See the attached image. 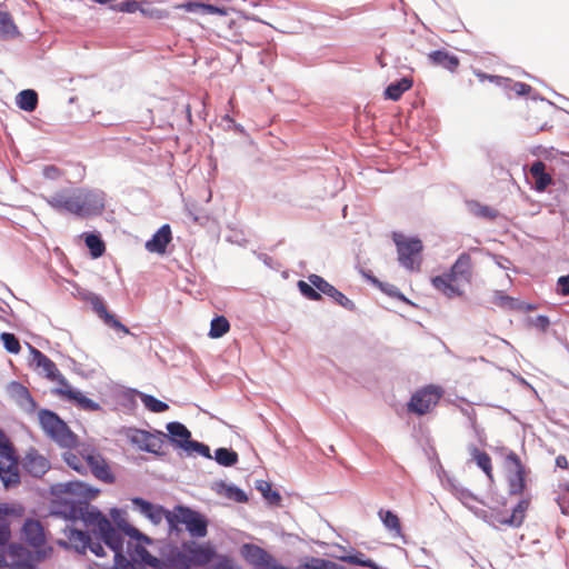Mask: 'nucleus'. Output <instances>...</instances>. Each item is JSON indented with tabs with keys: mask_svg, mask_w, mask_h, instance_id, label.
I'll use <instances>...</instances> for the list:
<instances>
[{
	"mask_svg": "<svg viewBox=\"0 0 569 569\" xmlns=\"http://www.w3.org/2000/svg\"><path fill=\"white\" fill-rule=\"evenodd\" d=\"M217 557V549L211 542L187 540L181 543V548L176 543H168V561L176 569L206 566Z\"/></svg>",
	"mask_w": 569,
	"mask_h": 569,
	"instance_id": "f257e3e1",
	"label": "nucleus"
},
{
	"mask_svg": "<svg viewBox=\"0 0 569 569\" xmlns=\"http://www.w3.org/2000/svg\"><path fill=\"white\" fill-rule=\"evenodd\" d=\"M38 419L43 432L60 447L68 449L76 447L77 435L56 411L41 408L38 411Z\"/></svg>",
	"mask_w": 569,
	"mask_h": 569,
	"instance_id": "f03ea898",
	"label": "nucleus"
},
{
	"mask_svg": "<svg viewBox=\"0 0 569 569\" xmlns=\"http://www.w3.org/2000/svg\"><path fill=\"white\" fill-rule=\"evenodd\" d=\"M530 499H520L511 509L510 515H506L501 510H485L478 507H469V510L479 519L487 525L498 528V525L507 526L510 528H519L522 526L526 512L529 509Z\"/></svg>",
	"mask_w": 569,
	"mask_h": 569,
	"instance_id": "7ed1b4c3",
	"label": "nucleus"
},
{
	"mask_svg": "<svg viewBox=\"0 0 569 569\" xmlns=\"http://www.w3.org/2000/svg\"><path fill=\"white\" fill-rule=\"evenodd\" d=\"M73 216L81 219L101 216L106 208V193L100 189L79 188L73 191Z\"/></svg>",
	"mask_w": 569,
	"mask_h": 569,
	"instance_id": "20e7f679",
	"label": "nucleus"
},
{
	"mask_svg": "<svg viewBox=\"0 0 569 569\" xmlns=\"http://www.w3.org/2000/svg\"><path fill=\"white\" fill-rule=\"evenodd\" d=\"M397 248L398 261L405 269L419 270L422 261L423 242L418 236L406 237L400 232L392 233Z\"/></svg>",
	"mask_w": 569,
	"mask_h": 569,
	"instance_id": "39448f33",
	"label": "nucleus"
},
{
	"mask_svg": "<svg viewBox=\"0 0 569 569\" xmlns=\"http://www.w3.org/2000/svg\"><path fill=\"white\" fill-rule=\"evenodd\" d=\"M443 395V389L439 386L428 385L417 390L410 397L407 409L417 416L428 413L432 406H436Z\"/></svg>",
	"mask_w": 569,
	"mask_h": 569,
	"instance_id": "423d86ee",
	"label": "nucleus"
},
{
	"mask_svg": "<svg viewBox=\"0 0 569 569\" xmlns=\"http://www.w3.org/2000/svg\"><path fill=\"white\" fill-rule=\"evenodd\" d=\"M177 508L180 512L179 521L183 523L190 537L203 538L207 536L209 521L202 512L182 503H178Z\"/></svg>",
	"mask_w": 569,
	"mask_h": 569,
	"instance_id": "0eeeda50",
	"label": "nucleus"
},
{
	"mask_svg": "<svg viewBox=\"0 0 569 569\" xmlns=\"http://www.w3.org/2000/svg\"><path fill=\"white\" fill-rule=\"evenodd\" d=\"M298 290L302 297L311 301L321 300V295L332 298L337 288L329 283L323 277L311 273L308 281L299 280L297 282Z\"/></svg>",
	"mask_w": 569,
	"mask_h": 569,
	"instance_id": "6e6552de",
	"label": "nucleus"
},
{
	"mask_svg": "<svg viewBox=\"0 0 569 569\" xmlns=\"http://www.w3.org/2000/svg\"><path fill=\"white\" fill-rule=\"evenodd\" d=\"M99 492L100 489L81 480L57 482L50 487V493L54 497H61V495L67 493L78 497L77 500H87V502L94 499Z\"/></svg>",
	"mask_w": 569,
	"mask_h": 569,
	"instance_id": "1a4fd4ad",
	"label": "nucleus"
},
{
	"mask_svg": "<svg viewBox=\"0 0 569 569\" xmlns=\"http://www.w3.org/2000/svg\"><path fill=\"white\" fill-rule=\"evenodd\" d=\"M52 393L63 398L66 401L84 411L91 412L102 410V407L99 402L90 399L81 390L73 388L69 382L64 388L56 387L52 389Z\"/></svg>",
	"mask_w": 569,
	"mask_h": 569,
	"instance_id": "9d476101",
	"label": "nucleus"
},
{
	"mask_svg": "<svg viewBox=\"0 0 569 569\" xmlns=\"http://www.w3.org/2000/svg\"><path fill=\"white\" fill-rule=\"evenodd\" d=\"M28 348L32 356V362L37 368H41L44 372V377L50 381H56L59 387L64 388L68 383L66 377L59 371L57 365L43 352L38 350L36 347L28 343Z\"/></svg>",
	"mask_w": 569,
	"mask_h": 569,
	"instance_id": "9b49d317",
	"label": "nucleus"
},
{
	"mask_svg": "<svg viewBox=\"0 0 569 569\" xmlns=\"http://www.w3.org/2000/svg\"><path fill=\"white\" fill-rule=\"evenodd\" d=\"M87 500H76L68 497H56L51 513L63 520L76 522L82 516V506Z\"/></svg>",
	"mask_w": 569,
	"mask_h": 569,
	"instance_id": "f8f14e48",
	"label": "nucleus"
},
{
	"mask_svg": "<svg viewBox=\"0 0 569 569\" xmlns=\"http://www.w3.org/2000/svg\"><path fill=\"white\" fill-rule=\"evenodd\" d=\"M167 432L156 430L157 435L167 439L170 445L178 450L184 451L187 445L192 439L191 431L180 421H170L166 426Z\"/></svg>",
	"mask_w": 569,
	"mask_h": 569,
	"instance_id": "ddd939ff",
	"label": "nucleus"
},
{
	"mask_svg": "<svg viewBox=\"0 0 569 569\" xmlns=\"http://www.w3.org/2000/svg\"><path fill=\"white\" fill-rule=\"evenodd\" d=\"M24 513L21 505L0 502V547H6L11 539V528L9 517L20 518Z\"/></svg>",
	"mask_w": 569,
	"mask_h": 569,
	"instance_id": "4468645a",
	"label": "nucleus"
},
{
	"mask_svg": "<svg viewBox=\"0 0 569 569\" xmlns=\"http://www.w3.org/2000/svg\"><path fill=\"white\" fill-rule=\"evenodd\" d=\"M133 509L144 516L151 523L159 525L171 510L162 505L153 503L142 497L131 498Z\"/></svg>",
	"mask_w": 569,
	"mask_h": 569,
	"instance_id": "2eb2a0df",
	"label": "nucleus"
},
{
	"mask_svg": "<svg viewBox=\"0 0 569 569\" xmlns=\"http://www.w3.org/2000/svg\"><path fill=\"white\" fill-rule=\"evenodd\" d=\"M21 539L31 548L43 547L47 537L41 521L27 518L21 527Z\"/></svg>",
	"mask_w": 569,
	"mask_h": 569,
	"instance_id": "dca6fc26",
	"label": "nucleus"
},
{
	"mask_svg": "<svg viewBox=\"0 0 569 569\" xmlns=\"http://www.w3.org/2000/svg\"><path fill=\"white\" fill-rule=\"evenodd\" d=\"M439 478L442 482H446L450 491L466 506L473 507L471 502H479L485 505L483 500L479 499L472 491L463 487L455 477L450 476L443 469L439 473Z\"/></svg>",
	"mask_w": 569,
	"mask_h": 569,
	"instance_id": "f3484780",
	"label": "nucleus"
},
{
	"mask_svg": "<svg viewBox=\"0 0 569 569\" xmlns=\"http://www.w3.org/2000/svg\"><path fill=\"white\" fill-rule=\"evenodd\" d=\"M2 458L10 461L9 465H0V480L6 490L13 489L21 483V476L18 468V457L14 451L2 456Z\"/></svg>",
	"mask_w": 569,
	"mask_h": 569,
	"instance_id": "a211bd4d",
	"label": "nucleus"
},
{
	"mask_svg": "<svg viewBox=\"0 0 569 569\" xmlns=\"http://www.w3.org/2000/svg\"><path fill=\"white\" fill-rule=\"evenodd\" d=\"M23 470L33 478H42L50 469L49 460L31 448L22 461Z\"/></svg>",
	"mask_w": 569,
	"mask_h": 569,
	"instance_id": "6ab92c4d",
	"label": "nucleus"
},
{
	"mask_svg": "<svg viewBox=\"0 0 569 569\" xmlns=\"http://www.w3.org/2000/svg\"><path fill=\"white\" fill-rule=\"evenodd\" d=\"M90 303L93 311L98 315L100 319L103 320V322L108 327L114 329L116 331L129 333V328L124 326L113 313H111L108 310L106 303L103 302L100 296L92 293V297L90 298Z\"/></svg>",
	"mask_w": 569,
	"mask_h": 569,
	"instance_id": "aec40b11",
	"label": "nucleus"
},
{
	"mask_svg": "<svg viewBox=\"0 0 569 569\" xmlns=\"http://www.w3.org/2000/svg\"><path fill=\"white\" fill-rule=\"evenodd\" d=\"M132 555L134 558V563L137 566H149L151 568H158L162 565H169L168 561V543L166 547L160 549V555L162 558H158L150 553L148 549H146L141 545H136L132 550Z\"/></svg>",
	"mask_w": 569,
	"mask_h": 569,
	"instance_id": "412c9836",
	"label": "nucleus"
},
{
	"mask_svg": "<svg viewBox=\"0 0 569 569\" xmlns=\"http://www.w3.org/2000/svg\"><path fill=\"white\" fill-rule=\"evenodd\" d=\"M171 240V227L170 224L164 223L151 236L149 240L146 241L144 248L151 253L164 254Z\"/></svg>",
	"mask_w": 569,
	"mask_h": 569,
	"instance_id": "4be33fe9",
	"label": "nucleus"
},
{
	"mask_svg": "<svg viewBox=\"0 0 569 569\" xmlns=\"http://www.w3.org/2000/svg\"><path fill=\"white\" fill-rule=\"evenodd\" d=\"M86 461L92 472V475L103 481L104 483L111 485L116 481V476L112 472L110 466L106 459L100 455H88Z\"/></svg>",
	"mask_w": 569,
	"mask_h": 569,
	"instance_id": "5701e85b",
	"label": "nucleus"
},
{
	"mask_svg": "<svg viewBox=\"0 0 569 569\" xmlns=\"http://www.w3.org/2000/svg\"><path fill=\"white\" fill-rule=\"evenodd\" d=\"M122 435L138 450L143 452H154L153 447L146 442L149 439L156 438L154 433L137 427H124Z\"/></svg>",
	"mask_w": 569,
	"mask_h": 569,
	"instance_id": "b1692460",
	"label": "nucleus"
},
{
	"mask_svg": "<svg viewBox=\"0 0 569 569\" xmlns=\"http://www.w3.org/2000/svg\"><path fill=\"white\" fill-rule=\"evenodd\" d=\"M96 536H98L113 553L122 551L123 537L116 531L110 521H104V527L100 528Z\"/></svg>",
	"mask_w": 569,
	"mask_h": 569,
	"instance_id": "393cba45",
	"label": "nucleus"
},
{
	"mask_svg": "<svg viewBox=\"0 0 569 569\" xmlns=\"http://www.w3.org/2000/svg\"><path fill=\"white\" fill-rule=\"evenodd\" d=\"M241 556L248 563L262 569L271 555L254 543H243L241 546Z\"/></svg>",
	"mask_w": 569,
	"mask_h": 569,
	"instance_id": "a878e982",
	"label": "nucleus"
},
{
	"mask_svg": "<svg viewBox=\"0 0 569 569\" xmlns=\"http://www.w3.org/2000/svg\"><path fill=\"white\" fill-rule=\"evenodd\" d=\"M82 508V516L79 520H81L86 526H92L96 535L100 528L104 527V521L109 520L98 507L92 506L89 502H84Z\"/></svg>",
	"mask_w": 569,
	"mask_h": 569,
	"instance_id": "bb28decb",
	"label": "nucleus"
},
{
	"mask_svg": "<svg viewBox=\"0 0 569 569\" xmlns=\"http://www.w3.org/2000/svg\"><path fill=\"white\" fill-rule=\"evenodd\" d=\"M428 60L437 67H442L450 72L457 71L460 60L447 50H435L428 54Z\"/></svg>",
	"mask_w": 569,
	"mask_h": 569,
	"instance_id": "cd10ccee",
	"label": "nucleus"
},
{
	"mask_svg": "<svg viewBox=\"0 0 569 569\" xmlns=\"http://www.w3.org/2000/svg\"><path fill=\"white\" fill-rule=\"evenodd\" d=\"M80 237L83 240L86 247L88 248L92 259H98L104 254L106 243L99 231H86L82 232Z\"/></svg>",
	"mask_w": 569,
	"mask_h": 569,
	"instance_id": "c85d7f7f",
	"label": "nucleus"
},
{
	"mask_svg": "<svg viewBox=\"0 0 569 569\" xmlns=\"http://www.w3.org/2000/svg\"><path fill=\"white\" fill-rule=\"evenodd\" d=\"M530 173L535 179L533 189L537 192L545 191L549 186L553 183L552 177L546 171V164L540 160L532 162L530 167Z\"/></svg>",
	"mask_w": 569,
	"mask_h": 569,
	"instance_id": "c756f323",
	"label": "nucleus"
},
{
	"mask_svg": "<svg viewBox=\"0 0 569 569\" xmlns=\"http://www.w3.org/2000/svg\"><path fill=\"white\" fill-rule=\"evenodd\" d=\"M526 477V467H519V469H515V471L508 473L507 482L509 496H519L525 492L527 488Z\"/></svg>",
	"mask_w": 569,
	"mask_h": 569,
	"instance_id": "7c9ffc66",
	"label": "nucleus"
},
{
	"mask_svg": "<svg viewBox=\"0 0 569 569\" xmlns=\"http://www.w3.org/2000/svg\"><path fill=\"white\" fill-rule=\"evenodd\" d=\"M342 550L345 553L338 556L339 560L355 566H361L370 569H380V566L372 559L366 557L363 552L356 550L355 548H351L349 551H347L345 548H342Z\"/></svg>",
	"mask_w": 569,
	"mask_h": 569,
	"instance_id": "2f4dec72",
	"label": "nucleus"
},
{
	"mask_svg": "<svg viewBox=\"0 0 569 569\" xmlns=\"http://www.w3.org/2000/svg\"><path fill=\"white\" fill-rule=\"evenodd\" d=\"M47 203L58 212H68L73 214V194L68 196L64 190L58 191L52 196L46 197Z\"/></svg>",
	"mask_w": 569,
	"mask_h": 569,
	"instance_id": "473e14b6",
	"label": "nucleus"
},
{
	"mask_svg": "<svg viewBox=\"0 0 569 569\" xmlns=\"http://www.w3.org/2000/svg\"><path fill=\"white\" fill-rule=\"evenodd\" d=\"M379 519L381 520L385 528L392 533L393 537H399L406 543V537L401 531V523L398 515L392 510L380 509L378 511Z\"/></svg>",
	"mask_w": 569,
	"mask_h": 569,
	"instance_id": "72a5a7b5",
	"label": "nucleus"
},
{
	"mask_svg": "<svg viewBox=\"0 0 569 569\" xmlns=\"http://www.w3.org/2000/svg\"><path fill=\"white\" fill-rule=\"evenodd\" d=\"M111 516L113 517L114 521L117 522V526L130 538L136 539L137 541H142L147 545L152 543V539L144 535L143 532L139 531L137 528L128 523L124 519H122L119 515V509L112 508L111 509Z\"/></svg>",
	"mask_w": 569,
	"mask_h": 569,
	"instance_id": "f704fd0d",
	"label": "nucleus"
},
{
	"mask_svg": "<svg viewBox=\"0 0 569 569\" xmlns=\"http://www.w3.org/2000/svg\"><path fill=\"white\" fill-rule=\"evenodd\" d=\"M452 277L458 279H469L471 276V257L468 252H462L450 267L449 271Z\"/></svg>",
	"mask_w": 569,
	"mask_h": 569,
	"instance_id": "c9c22d12",
	"label": "nucleus"
},
{
	"mask_svg": "<svg viewBox=\"0 0 569 569\" xmlns=\"http://www.w3.org/2000/svg\"><path fill=\"white\" fill-rule=\"evenodd\" d=\"M217 491L223 493L226 498L238 503H247L249 500L248 495L243 489L234 483H227L226 481L217 482Z\"/></svg>",
	"mask_w": 569,
	"mask_h": 569,
	"instance_id": "e433bc0d",
	"label": "nucleus"
},
{
	"mask_svg": "<svg viewBox=\"0 0 569 569\" xmlns=\"http://www.w3.org/2000/svg\"><path fill=\"white\" fill-rule=\"evenodd\" d=\"M11 388L16 391L17 397L19 398V406L28 413L34 412L38 403L31 396L28 388L18 381H12Z\"/></svg>",
	"mask_w": 569,
	"mask_h": 569,
	"instance_id": "4c0bfd02",
	"label": "nucleus"
},
{
	"mask_svg": "<svg viewBox=\"0 0 569 569\" xmlns=\"http://www.w3.org/2000/svg\"><path fill=\"white\" fill-rule=\"evenodd\" d=\"M466 207L472 216L482 218L488 221L495 220L499 214L498 210L495 208L488 204H482L477 200H467Z\"/></svg>",
	"mask_w": 569,
	"mask_h": 569,
	"instance_id": "58836bf2",
	"label": "nucleus"
},
{
	"mask_svg": "<svg viewBox=\"0 0 569 569\" xmlns=\"http://www.w3.org/2000/svg\"><path fill=\"white\" fill-rule=\"evenodd\" d=\"M20 34L21 33L14 23L12 16L7 11L0 10V39H14Z\"/></svg>",
	"mask_w": 569,
	"mask_h": 569,
	"instance_id": "ea45409f",
	"label": "nucleus"
},
{
	"mask_svg": "<svg viewBox=\"0 0 569 569\" xmlns=\"http://www.w3.org/2000/svg\"><path fill=\"white\" fill-rule=\"evenodd\" d=\"M468 449L476 465L485 472L489 479L492 480L491 457L486 451L478 449L472 443L468 446Z\"/></svg>",
	"mask_w": 569,
	"mask_h": 569,
	"instance_id": "a19ab883",
	"label": "nucleus"
},
{
	"mask_svg": "<svg viewBox=\"0 0 569 569\" xmlns=\"http://www.w3.org/2000/svg\"><path fill=\"white\" fill-rule=\"evenodd\" d=\"M212 459L222 467H233L239 461V455L232 448L219 447L214 450Z\"/></svg>",
	"mask_w": 569,
	"mask_h": 569,
	"instance_id": "79ce46f5",
	"label": "nucleus"
},
{
	"mask_svg": "<svg viewBox=\"0 0 569 569\" xmlns=\"http://www.w3.org/2000/svg\"><path fill=\"white\" fill-rule=\"evenodd\" d=\"M137 398H140V390L126 388L119 396V405L128 413H133L138 407Z\"/></svg>",
	"mask_w": 569,
	"mask_h": 569,
	"instance_id": "37998d69",
	"label": "nucleus"
},
{
	"mask_svg": "<svg viewBox=\"0 0 569 569\" xmlns=\"http://www.w3.org/2000/svg\"><path fill=\"white\" fill-rule=\"evenodd\" d=\"M412 79L410 78H401L399 81L390 83L386 91V98L397 101L400 99L403 92L408 91L412 87Z\"/></svg>",
	"mask_w": 569,
	"mask_h": 569,
	"instance_id": "c03bdc74",
	"label": "nucleus"
},
{
	"mask_svg": "<svg viewBox=\"0 0 569 569\" xmlns=\"http://www.w3.org/2000/svg\"><path fill=\"white\" fill-rule=\"evenodd\" d=\"M256 489L259 490L269 506H279L281 495L278 490H273L271 483L266 480H257Z\"/></svg>",
	"mask_w": 569,
	"mask_h": 569,
	"instance_id": "a18cd8bd",
	"label": "nucleus"
},
{
	"mask_svg": "<svg viewBox=\"0 0 569 569\" xmlns=\"http://www.w3.org/2000/svg\"><path fill=\"white\" fill-rule=\"evenodd\" d=\"M230 329V323L224 316H214L210 322L208 336L211 339H219L223 337Z\"/></svg>",
	"mask_w": 569,
	"mask_h": 569,
	"instance_id": "49530a36",
	"label": "nucleus"
},
{
	"mask_svg": "<svg viewBox=\"0 0 569 569\" xmlns=\"http://www.w3.org/2000/svg\"><path fill=\"white\" fill-rule=\"evenodd\" d=\"M140 400L147 410L154 413H161L169 409V405L167 402L142 391H140Z\"/></svg>",
	"mask_w": 569,
	"mask_h": 569,
	"instance_id": "de8ad7c7",
	"label": "nucleus"
},
{
	"mask_svg": "<svg viewBox=\"0 0 569 569\" xmlns=\"http://www.w3.org/2000/svg\"><path fill=\"white\" fill-rule=\"evenodd\" d=\"M17 104L24 111H33L38 104V94L34 90L27 89L21 91L17 98Z\"/></svg>",
	"mask_w": 569,
	"mask_h": 569,
	"instance_id": "09e8293b",
	"label": "nucleus"
},
{
	"mask_svg": "<svg viewBox=\"0 0 569 569\" xmlns=\"http://www.w3.org/2000/svg\"><path fill=\"white\" fill-rule=\"evenodd\" d=\"M183 452L188 457H191L193 455H199L203 458L212 459L210 447L207 443L200 442L194 439H191V441L188 442Z\"/></svg>",
	"mask_w": 569,
	"mask_h": 569,
	"instance_id": "8fccbe9b",
	"label": "nucleus"
},
{
	"mask_svg": "<svg viewBox=\"0 0 569 569\" xmlns=\"http://www.w3.org/2000/svg\"><path fill=\"white\" fill-rule=\"evenodd\" d=\"M9 555L12 560L23 559L31 556V550L19 542H10L3 547V556Z\"/></svg>",
	"mask_w": 569,
	"mask_h": 569,
	"instance_id": "3c124183",
	"label": "nucleus"
},
{
	"mask_svg": "<svg viewBox=\"0 0 569 569\" xmlns=\"http://www.w3.org/2000/svg\"><path fill=\"white\" fill-rule=\"evenodd\" d=\"M179 520H180V512L178 511V508L176 505L173 507V509H171V511L168 512V515L166 516L169 535L179 536L180 533H182L183 529L181 528V526H183V523H181V521H179Z\"/></svg>",
	"mask_w": 569,
	"mask_h": 569,
	"instance_id": "603ef678",
	"label": "nucleus"
},
{
	"mask_svg": "<svg viewBox=\"0 0 569 569\" xmlns=\"http://www.w3.org/2000/svg\"><path fill=\"white\" fill-rule=\"evenodd\" d=\"M305 569H342L341 565H338L335 561L323 559V558H317L311 557L308 558L307 561L303 563Z\"/></svg>",
	"mask_w": 569,
	"mask_h": 569,
	"instance_id": "864d4df0",
	"label": "nucleus"
},
{
	"mask_svg": "<svg viewBox=\"0 0 569 569\" xmlns=\"http://www.w3.org/2000/svg\"><path fill=\"white\" fill-rule=\"evenodd\" d=\"M0 341L7 352L18 355L21 350L20 341L14 333L2 332L0 335Z\"/></svg>",
	"mask_w": 569,
	"mask_h": 569,
	"instance_id": "5fc2aeb1",
	"label": "nucleus"
},
{
	"mask_svg": "<svg viewBox=\"0 0 569 569\" xmlns=\"http://www.w3.org/2000/svg\"><path fill=\"white\" fill-rule=\"evenodd\" d=\"M130 545L128 546V551L130 553V558L123 555L122 551L114 553L113 556V568L112 569H137L134 563V558L132 551L130 550Z\"/></svg>",
	"mask_w": 569,
	"mask_h": 569,
	"instance_id": "6e6d98bb",
	"label": "nucleus"
},
{
	"mask_svg": "<svg viewBox=\"0 0 569 569\" xmlns=\"http://www.w3.org/2000/svg\"><path fill=\"white\" fill-rule=\"evenodd\" d=\"M63 461L70 467L72 470L80 475L87 473V467L82 463L81 459L71 451H66L62 453Z\"/></svg>",
	"mask_w": 569,
	"mask_h": 569,
	"instance_id": "4d7b16f0",
	"label": "nucleus"
},
{
	"mask_svg": "<svg viewBox=\"0 0 569 569\" xmlns=\"http://www.w3.org/2000/svg\"><path fill=\"white\" fill-rule=\"evenodd\" d=\"M380 291L387 295L388 297L405 302L406 305L415 306V303L410 299H408L397 286L392 283L383 282L382 287L380 288Z\"/></svg>",
	"mask_w": 569,
	"mask_h": 569,
	"instance_id": "13d9d810",
	"label": "nucleus"
},
{
	"mask_svg": "<svg viewBox=\"0 0 569 569\" xmlns=\"http://www.w3.org/2000/svg\"><path fill=\"white\" fill-rule=\"evenodd\" d=\"M188 11H194L197 9H200L203 13H210V14H226V10L218 8L212 4H206L200 2H188L183 6Z\"/></svg>",
	"mask_w": 569,
	"mask_h": 569,
	"instance_id": "bf43d9fd",
	"label": "nucleus"
},
{
	"mask_svg": "<svg viewBox=\"0 0 569 569\" xmlns=\"http://www.w3.org/2000/svg\"><path fill=\"white\" fill-rule=\"evenodd\" d=\"M453 281H456V279L452 277V274H450L449 272H445V273H441V274H438V276H435L431 278V283L432 286L440 290V291H445L448 286H450Z\"/></svg>",
	"mask_w": 569,
	"mask_h": 569,
	"instance_id": "052dcab7",
	"label": "nucleus"
},
{
	"mask_svg": "<svg viewBox=\"0 0 569 569\" xmlns=\"http://www.w3.org/2000/svg\"><path fill=\"white\" fill-rule=\"evenodd\" d=\"M335 303L345 308L348 311H356L357 307L352 300H350L343 292L336 290L332 298Z\"/></svg>",
	"mask_w": 569,
	"mask_h": 569,
	"instance_id": "680f3d73",
	"label": "nucleus"
},
{
	"mask_svg": "<svg viewBox=\"0 0 569 569\" xmlns=\"http://www.w3.org/2000/svg\"><path fill=\"white\" fill-rule=\"evenodd\" d=\"M51 552H52V547L47 546V543H46L43 547L33 548V551H31L30 558L33 559V563H36L39 567V562L49 558Z\"/></svg>",
	"mask_w": 569,
	"mask_h": 569,
	"instance_id": "e2e57ef3",
	"label": "nucleus"
},
{
	"mask_svg": "<svg viewBox=\"0 0 569 569\" xmlns=\"http://www.w3.org/2000/svg\"><path fill=\"white\" fill-rule=\"evenodd\" d=\"M9 569H39V567L33 563V559L30 557H24L23 559H16L9 563Z\"/></svg>",
	"mask_w": 569,
	"mask_h": 569,
	"instance_id": "0e129e2a",
	"label": "nucleus"
},
{
	"mask_svg": "<svg viewBox=\"0 0 569 569\" xmlns=\"http://www.w3.org/2000/svg\"><path fill=\"white\" fill-rule=\"evenodd\" d=\"M102 540L99 538L98 540H92L89 537V541L83 546L87 547L96 557L103 558L107 552L102 546Z\"/></svg>",
	"mask_w": 569,
	"mask_h": 569,
	"instance_id": "69168bd1",
	"label": "nucleus"
},
{
	"mask_svg": "<svg viewBox=\"0 0 569 569\" xmlns=\"http://www.w3.org/2000/svg\"><path fill=\"white\" fill-rule=\"evenodd\" d=\"M556 293L561 297L569 296V273L560 276L556 282Z\"/></svg>",
	"mask_w": 569,
	"mask_h": 569,
	"instance_id": "338daca9",
	"label": "nucleus"
},
{
	"mask_svg": "<svg viewBox=\"0 0 569 569\" xmlns=\"http://www.w3.org/2000/svg\"><path fill=\"white\" fill-rule=\"evenodd\" d=\"M530 323L542 332H546L550 327V319L546 315H538L530 319Z\"/></svg>",
	"mask_w": 569,
	"mask_h": 569,
	"instance_id": "774afa93",
	"label": "nucleus"
}]
</instances>
